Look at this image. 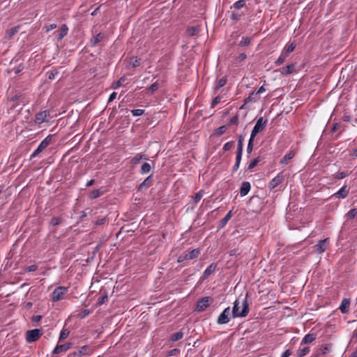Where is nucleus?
Masks as SVG:
<instances>
[{
	"instance_id": "f257e3e1",
	"label": "nucleus",
	"mask_w": 357,
	"mask_h": 357,
	"mask_svg": "<svg viewBox=\"0 0 357 357\" xmlns=\"http://www.w3.org/2000/svg\"><path fill=\"white\" fill-rule=\"evenodd\" d=\"M248 294H246L245 298L241 301V310H240L239 304L241 303L239 299H236L234 303L231 314L233 318L236 317H245L250 311L249 304L248 302Z\"/></svg>"
},
{
	"instance_id": "f03ea898",
	"label": "nucleus",
	"mask_w": 357,
	"mask_h": 357,
	"mask_svg": "<svg viewBox=\"0 0 357 357\" xmlns=\"http://www.w3.org/2000/svg\"><path fill=\"white\" fill-rule=\"evenodd\" d=\"M201 253L199 248L193 249L192 250L188 252L185 251L178 256L177 261L178 263L183 262L185 260H192L197 258Z\"/></svg>"
},
{
	"instance_id": "7ed1b4c3",
	"label": "nucleus",
	"mask_w": 357,
	"mask_h": 357,
	"mask_svg": "<svg viewBox=\"0 0 357 357\" xmlns=\"http://www.w3.org/2000/svg\"><path fill=\"white\" fill-rule=\"evenodd\" d=\"M68 287L59 286L52 293L51 297L53 302H57L63 299L64 295L68 292Z\"/></svg>"
},
{
	"instance_id": "20e7f679",
	"label": "nucleus",
	"mask_w": 357,
	"mask_h": 357,
	"mask_svg": "<svg viewBox=\"0 0 357 357\" xmlns=\"http://www.w3.org/2000/svg\"><path fill=\"white\" fill-rule=\"evenodd\" d=\"M267 121H268L266 119L264 120L263 117L259 118L251 132L250 137L255 138L259 132L263 131L266 128Z\"/></svg>"
},
{
	"instance_id": "39448f33",
	"label": "nucleus",
	"mask_w": 357,
	"mask_h": 357,
	"mask_svg": "<svg viewBox=\"0 0 357 357\" xmlns=\"http://www.w3.org/2000/svg\"><path fill=\"white\" fill-rule=\"evenodd\" d=\"M52 135H49L39 144L38 148L31 155V158L36 157L40 153L45 150L51 143Z\"/></svg>"
},
{
	"instance_id": "423d86ee",
	"label": "nucleus",
	"mask_w": 357,
	"mask_h": 357,
	"mask_svg": "<svg viewBox=\"0 0 357 357\" xmlns=\"http://www.w3.org/2000/svg\"><path fill=\"white\" fill-rule=\"evenodd\" d=\"M42 335L43 333L40 329L38 328L27 331L26 333V340L29 343L36 342L40 337Z\"/></svg>"
},
{
	"instance_id": "0eeeda50",
	"label": "nucleus",
	"mask_w": 357,
	"mask_h": 357,
	"mask_svg": "<svg viewBox=\"0 0 357 357\" xmlns=\"http://www.w3.org/2000/svg\"><path fill=\"white\" fill-rule=\"evenodd\" d=\"M211 301L212 298L209 296H205L199 299L197 303L196 311L199 312L204 311L210 305Z\"/></svg>"
},
{
	"instance_id": "6e6552de",
	"label": "nucleus",
	"mask_w": 357,
	"mask_h": 357,
	"mask_svg": "<svg viewBox=\"0 0 357 357\" xmlns=\"http://www.w3.org/2000/svg\"><path fill=\"white\" fill-rule=\"evenodd\" d=\"M329 245V239L328 238L320 240L319 242L314 245V251L317 254H321L325 252Z\"/></svg>"
},
{
	"instance_id": "1a4fd4ad",
	"label": "nucleus",
	"mask_w": 357,
	"mask_h": 357,
	"mask_svg": "<svg viewBox=\"0 0 357 357\" xmlns=\"http://www.w3.org/2000/svg\"><path fill=\"white\" fill-rule=\"evenodd\" d=\"M91 353V349L89 346L84 345L79 347L77 351H75L68 355V357H82L85 355H89Z\"/></svg>"
},
{
	"instance_id": "9d476101",
	"label": "nucleus",
	"mask_w": 357,
	"mask_h": 357,
	"mask_svg": "<svg viewBox=\"0 0 357 357\" xmlns=\"http://www.w3.org/2000/svg\"><path fill=\"white\" fill-rule=\"evenodd\" d=\"M230 312V307H226L218 317L217 323L220 325L227 324L229 321Z\"/></svg>"
},
{
	"instance_id": "9b49d317",
	"label": "nucleus",
	"mask_w": 357,
	"mask_h": 357,
	"mask_svg": "<svg viewBox=\"0 0 357 357\" xmlns=\"http://www.w3.org/2000/svg\"><path fill=\"white\" fill-rule=\"evenodd\" d=\"M284 179V176L280 173L275 177H274L268 183V188L270 190H273L278 186L280 183L283 182Z\"/></svg>"
},
{
	"instance_id": "f8f14e48",
	"label": "nucleus",
	"mask_w": 357,
	"mask_h": 357,
	"mask_svg": "<svg viewBox=\"0 0 357 357\" xmlns=\"http://www.w3.org/2000/svg\"><path fill=\"white\" fill-rule=\"evenodd\" d=\"M49 115H50V112L47 110L39 112L36 114L34 121L37 124H41L46 121V119H47V116H49Z\"/></svg>"
},
{
	"instance_id": "ddd939ff",
	"label": "nucleus",
	"mask_w": 357,
	"mask_h": 357,
	"mask_svg": "<svg viewBox=\"0 0 357 357\" xmlns=\"http://www.w3.org/2000/svg\"><path fill=\"white\" fill-rule=\"evenodd\" d=\"M72 342H67L63 344H57L56 347L54 349L52 354H59L62 352H65L70 349L73 347Z\"/></svg>"
},
{
	"instance_id": "4468645a",
	"label": "nucleus",
	"mask_w": 357,
	"mask_h": 357,
	"mask_svg": "<svg viewBox=\"0 0 357 357\" xmlns=\"http://www.w3.org/2000/svg\"><path fill=\"white\" fill-rule=\"evenodd\" d=\"M350 188L347 185H344L337 192L333 194V197L337 199H344L346 198L349 193Z\"/></svg>"
},
{
	"instance_id": "2eb2a0df",
	"label": "nucleus",
	"mask_w": 357,
	"mask_h": 357,
	"mask_svg": "<svg viewBox=\"0 0 357 357\" xmlns=\"http://www.w3.org/2000/svg\"><path fill=\"white\" fill-rule=\"evenodd\" d=\"M68 32V27L66 24H63L61 25V28L56 32L54 34H56V38L59 41L61 40Z\"/></svg>"
},
{
	"instance_id": "dca6fc26",
	"label": "nucleus",
	"mask_w": 357,
	"mask_h": 357,
	"mask_svg": "<svg viewBox=\"0 0 357 357\" xmlns=\"http://www.w3.org/2000/svg\"><path fill=\"white\" fill-rule=\"evenodd\" d=\"M152 183H153V175H150L146 178H145L142 183H141L139 185L138 190L142 191L144 189H147L152 185Z\"/></svg>"
},
{
	"instance_id": "f3484780",
	"label": "nucleus",
	"mask_w": 357,
	"mask_h": 357,
	"mask_svg": "<svg viewBox=\"0 0 357 357\" xmlns=\"http://www.w3.org/2000/svg\"><path fill=\"white\" fill-rule=\"evenodd\" d=\"M295 151H290L280 160V164L282 166L287 165L289 162L295 156Z\"/></svg>"
},
{
	"instance_id": "a211bd4d",
	"label": "nucleus",
	"mask_w": 357,
	"mask_h": 357,
	"mask_svg": "<svg viewBox=\"0 0 357 357\" xmlns=\"http://www.w3.org/2000/svg\"><path fill=\"white\" fill-rule=\"evenodd\" d=\"M251 188L250 183L248 181H244L242 183L240 188V195L241 197H244L250 192Z\"/></svg>"
},
{
	"instance_id": "6ab92c4d",
	"label": "nucleus",
	"mask_w": 357,
	"mask_h": 357,
	"mask_svg": "<svg viewBox=\"0 0 357 357\" xmlns=\"http://www.w3.org/2000/svg\"><path fill=\"white\" fill-rule=\"evenodd\" d=\"M20 28V26L18 25V26L12 27L10 29H8L5 33V38L6 39L12 38L19 31Z\"/></svg>"
},
{
	"instance_id": "aec40b11",
	"label": "nucleus",
	"mask_w": 357,
	"mask_h": 357,
	"mask_svg": "<svg viewBox=\"0 0 357 357\" xmlns=\"http://www.w3.org/2000/svg\"><path fill=\"white\" fill-rule=\"evenodd\" d=\"M104 34L102 33H98L97 35L96 36H93L91 39H90V44L92 47H94L96 46L98 43H100V41L102 40V39L104 38Z\"/></svg>"
},
{
	"instance_id": "412c9836",
	"label": "nucleus",
	"mask_w": 357,
	"mask_h": 357,
	"mask_svg": "<svg viewBox=\"0 0 357 357\" xmlns=\"http://www.w3.org/2000/svg\"><path fill=\"white\" fill-rule=\"evenodd\" d=\"M217 265L215 263L210 264L203 273V279L208 278L211 274H212L216 269Z\"/></svg>"
},
{
	"instance_id": "4be33fe9",
	"label": "nucleus",
	"mask_w": 357,
	"mask_h": 357,
	"mask_svg": "<svg viewBox=\"0 0 357 357\" xmlns=\"http://www.w3.org/2000/svg\"><path fill=\"white\" fill-rule=\"evenodd\" d=\"M349 305H350L349 299L344 298L342 301L341 305L339 308L342 313L345 314L349 311Z\"/></svg>"
},
{
	"instance_id": "5701e85b",
	"label": "nucleus",
	"mask_w": 357,
	"mask_h": 357,
	"mask_svg": "<svg viewBox=\"0 0 357 357\" xmlns=\"http://www.w3.org/2000/svg\"><path fill=\"white\" fill-rule=\"evenodd\" d=\"M316 339V335L314 333H308L302 339L301 344H305L312 342Z\"/></svg>"
},
{
	"instance_id": "b1692460",
	"label": "nucleus",
	"mask_w": 357,
	"mask_h": 357,
	"mask_svg": "<svg viewBox=\"0 0 357 357\" xmlns=\"http://www.w3.org/2000/svg\"><path fill=\"white\" fill-rule=\"evenodd\" d=\"M295 66H296L295 63H291V64L287 65V66L282 68L281 73L283 75H290L294 71Z\"/></svg>"
},
{
	"instance_id": "393cba45",
	"label": "nucleus",
	"mask_w": 357,
	"mask_h": 357,
	"mask_svg": "<svg viewBox=\"0 0 357 357\" xmlns=\"http://www.w3.org/2000/svg\"><path fill=\"white\" fill-rule=\"evenodd\" d=\"M243 140H244V138H243V135H240L238 136V146H237V150H236V155H242V154H243Z\"/></svg>"
},
{
	"instance_id": "a878e982",
	"label": "nucleus",
	"mask_w": 357,
	"mask_h": 357,
	"mask_svg": "<svg viewBox=\"0 0 357 357\" xmlns=\"http://www.w3.org/2000/svg\"><path fill=\"white\" fill-rule=\"evenodd\" d=\"M231 216H232V211H229L226 214V215L220 220L218 228L219 229L223 228L227 225L228 221L231 219Z\"/></svg>"
},
{
	"instance_id": "bb28decb",
	"label": "nucleus",
	"mask_w": 357,
	"mask_h": 357,
	"mask_svg": "<svg viewBox=\"0 0 357 357\" xmlns=\"http://www.w3.org/2000/svg\"><path fill=\"white\" fill-rule=\"evenodd\" d=\"M142 159L147 160L146 155L142 153H137L132 159L131 163L133 165H137L140 162Z\"/></svg>"
},
{
	"instance_id": "cd10ccee",
	"label": "nucleus",
	"mask_w": 357,
	"mask_h": 357,
	"mask_svg": "<svg viewBox=\"0 0 357 357\" xmlns=\"http://www.w3.org/2000/svg\"><path fill=\"white\" fill-rule=\"evenodd\" d=\"M227 77L226 76L222 77L221 79H220L217 82L215 86H214V90L215 91L219 90L220 88L223 87L227 84Z\"/></svg>"
},
{
	"instance_id": "c85d7f7f",
	"label": "nucleus",
	"mask_w": 357,
	"mask_h": 357,
	"mask_svg": "<svg viewBox=\"0 0 357 357\" xmlns=\"http://www.w3.org/2000/svg\"><path fill=\"white\" fill-rule=\"evenodd\" d=\"M332 344H326L324 346H321V347L319 349V351L321 355H325L328 353H329L331 350Z\"/></svg>"
},
{
	"instance_id": "c756f323",
	"label": "nucleus",
	"mask_w": 357,
	"mask_h": 357,
	"mask_svg": "<svg viewBox=\"0 0 357 357\" xmlns=\"http://www.w3.org/2000/svg\"><path fill=\"white\" fill-rule=\"evenodd\" d=\"M252 38L251 37H243L241 41L238 43L240 47H246L251 44Z\"/></svg>"
},
{
	"instance_id": "7c9ffc66",
	"label": "nucleus",
	"mask_w": 357,
	"mask_h": 357,
	"mask_svg": "<svg viewBox=\"0 0 357 357\" xmlns=\"http://www.w3.org/2000/svg\"><path fill=\"white\" fill-rule=\"evenodd\" d=\"M102 195V192L99 190H93L89 195V197L91 199H94L100 197Z\"/></svg>"
},
{
	"instance_id": "2f4dec72",
	"label": "nucleus",
	"mask_w": 357,
	"mask_h": 357,
	"mask_svg": "<svg viewBox=\"0 0 357 357\" xmlns=\"http://www.w3.org/2000/svg\"><path fill=\"white\" fill-rule=\"evenodd\" d=\"M183 337V333L182 331H178V332L173 333L170 337V340L173 342H176V341H178V340L182 339Z\"/></svg>"
},
{
	"instance_id": "473e14b6",
	"label": "nucleus",
	"mask_w": 357,
	"mask_h": 357,
	"mask_svg": "<svg viewBox=\"0 0 357 357\" xmlns=\"http://www.w3.org/2000/svg\"><path fill=\"white\" fill-rule=\"evenodd\" d=\"M287 56H288V55L287 54H284V52L282 51V52L281 53L280 56L275 61V64L277 66H280L281 64H282L284 62V61L286 60Z\"/></svg>"
},
{
	"instance_id": "72a5a7b5",
	"label": "nucleus",
	"mask_w": 357,
	"mask_h": 357,
	"mask_svg": "<svg viewBox=\"0 0 357 357\" xmlns=\"http://www.w3.org/2000/svg\"><path fill=\"white\" fill-rule=\"evenodd\" d=\"M261 161L260 157H257L252 160L248 166V170H252Z\"/></svg>"
},
{
	"instance_id": "f704fd0d",
	"label": "nucleus",
	"mask_w": 357,
	"mask_h": 357,
	"mask_svg": "<svg viewBox=\"0 0 357 357\" xmlns=\"http://www.w3.org/2000/svg\"><path fill=\"white\" fill-rule=\"evenodd\" d=\"M310 351V347H305L302 349H299L297 351V356L298 357H303L306 356Z\"/></svg>"
},
{
	"instance_id": "c9c22d12",
	"label": "nucleus",
	"mask_w": 357,
	"mask_h": 357,
	"mask_svg": "<svg viewBox=\"0 0 357 357\" xmlns=\"http://www.w3.org/2000/svg\"><path fill=\"white\" fill-rule=\"evenodd\" d=\"M245 0H238L231 6V8L241 9L245 6Z\"/></svg>"
},
{
	"instance_id": "e433bc0d",
	"label": "nucleus",
	"mask_w": 357,
	"mask_h": 357,
	"mask_svg": "<svg viewBox=\"0 0 357 357\" xmlns=\"http://www.w3.org/2000/svg\"><path fill=\"white\" fill-rule=\"evenodd\" d=\"M199 30L198 26H190L187 29V33L189 36H195Z\"/></svg>"
},
{
	"instance_id": "4c0bfd02",
	"label": "nucleus",
	"mask_w": 357,
	"mask_h": 357,
	"mask_svg": "<svg viewBox=\"0 0 357 357\" xmlns=\"http://www.w3.org/2000/svg\"><path fill=\"white\" fill-rule=\"evenodd\" d=\"M151 169V167L149 163L144 162L142 164L141 167L140 173L141 174H147L149 173Z\"/></svg>"
},
{
	"instance_id": "58836bf2",
	"label": "nucleus",
	"mask_w": 357,
	"mask_h": 357,
	"mask_svg": "<svg viewBox=\"0 0 357 357\" xmlns=\"http://www.w3.org/2000/svg\"><path fill=\"white\" fill-rule=\"evenodd\" d=\"M69 334H70V331H69L68 329H66V328L62 329L61 333H60L59 341V342L63 341V340H65L66 338L68 337Z\"/></svg>"
},
{
	"instance_id": "ea45409f",
	"label": "nucleus",
	"mask_w": 357,
	"mask_h": 357,
	"mask_svg": "<svg viewBox=\"0 0 357 357\" xmlns=\"http://www.w3.org/2000/svg\"><path fill=\"white\" fill-rule=\"evenodd\" d=\"M357 215V209L352 208L347 214L346 217L347 220H353Z\"/></svg>"
},
{
	"instance_id": "a19ab883",
	"label": "nucleus",
	"mask_w": 357,
	"mask_h": 357,
	"mask_svg": "<svg viewBox=\"0 0 357 357\" xmlns=\"http://www.w3.org/2000/svg\"><path fill=\"white\" fill-rule=\"evenodd\" d=\"M296 47V44L294 43H291L287 47H286L283 52H284V54L289 55L291 52H292Z\"/></svg>"
},
{
	"instance_id": "79ce46f5",
	"label": "nucleus",
	"mask_w": 357,
	"mask_h": 357,
	"mask_svg": "<svg viewBox=\"0 0 357 357\" xmlns=\"http://www.w3.org/2000/svg\"><path fill=\"white\" fill-rule=\"evenodd\" d=\"M242 155H236V162L234 165L232 167V172H236L240 166L241 160Z\"/></svg>"
},
{
	"instance_id": "37998d69",
	"label": "nucleus",
	"mask_w": 357,
	"mask_h": 357,
	"mask_svg": "<svg viewBox=\"0 0 357 357\" xmlns=\"http://www.w3.org/2000/svg\"><path fill=\"white\" fill-rule=\"evenodd\" d=\"M159 88V84L158 82H155L152 84L148 89V93L150 94H153L155 91H156Z\"/></svg>"
},
{
	"instance_id": "c03bdc74",
	"label": "nucleus",
	"mask_w": 357,
	"mask_h": 357,
	"mask_svg": "<svg viewBox=\"0 0 357 357\" xmlns=\"http://www.w3.org/2000/svg\"><path fill=\"white\" fill-rule=\"evenodd\" d=\"M227 126L225 125V126H222L220 127H219L218 128H217L215 131V135L218 137L222 135V134H224L227 130Z\"/></svg>"
},
{
	"instance_id": "a18cd8bd",
	"label": "nucleus",
	"mask_w": 357,
	"mask_h": 357,
	"mask_svg": "<svg viewBox=\"0 0 357 357\" xmlns=\"http://www.w3.org/2000/svg\"><path fill=\"white\" fill-rule=\"evenodd\" d=\"M254 140H255V138H252V137H250V139H249V142H248V147H247V153L248 154H250L253 150V148H254Z\"/></svg>"
},
{
	"instance_id": "49530a36",
	"label": "nucleus",
	"mask_w": 357,
	"mask_h": 357,
	"mask_svg": "<svg viewBox=\"0 0 357 357\" xmlns=\"http://www.w3.org/2000/svg\"><path fill=\"white\" fill-rule=\"evenodd\" d=\"M108 222H109V219L107 217H104L102 218L98 219L97 220H96L94 222V224L96 226H100V225H105V223H108Z\"/></svg>"
},
{
	"instance_id": "de8ad7c7",
	"label": "nucleus",
	"mask_w": 357,
	"mask_h": 357,
	"mask_svg": "<svg viewBox=\"0 0 357 357\" xmlns=\"http://www.w3.org/2000/svg\"><path fill=\"white\" fill-rule=\"evenodd\" d=\"M61 222L60 217H54L51 219L50 224L52 226H57Z\"/></svg>"
},
{
	"instance_id": "09e8293b",
	"label": "nucleus",
	"mask_w": 357,
	"mask_h": 357,
	"mask_svg": "<svg viewBox=\"0 0 357 357\" xmlns=\"http://www.w3.org/2000/svg\"><path fill=\"white\" fill-rule=\"evenodd\" d=\"M126 79L125 77H120V79L116 83L113 84V89H116L120 87L123 84V83L126 81Z\"/></svg>"
},
{
	"instance_id": "8fccbe9b",
	"label": "nucleus",
	"mask_w": 357,
	"mask_h": 357,
	"mask_svg": "<svg viewBox=\"0 0 357 357\" xmlns=\"http://www.w3.org/2000/svg\"><path fill=\"white\" fill-rule=\"evenodd\" d=\"M238 123V115H236L234 116H233L230 120L228 122L227 127V126H230L231 125H237Z\"/></svg>"
},
{
	"instance_id": "3c124183",
	"label": "nucleus",
	"mask_w": 357,
	"mask_h": 357,
	"mask_svg": "<svg viewBox=\"0 0 357 357\" xmlns=\"http://www.w3.org/2000/svg\"><path fill=\"white\" fill-rule=\"evenodd\" d=\"M107 300H108V296H107V294H105V295H104L102 296H100V297L98 298V299L97 301L96 305H101L103 303H105Z\"/></svg>"
},
{
	"instance_id": "603ef678",
	"label": "nucleus",
	"mask_w": 357,
	"mask_h": 357,
	"mask_svg": "<svg viewBox=\"0 0 357 357\" xmlns=\"http://www.w3.org/2000/svg\"><path fill=\"white\" fill-rule=\"evenodd\" d=\"M131 113L134 116H139L144 113V110L141 109H135L131 110Z\"/></svg>"
},
{
	"instance_id": "864d4df0",
	"label": "nucleus",
	"mask_w": 357,
	"mask_h": 357,
	"mask_svg": "<svg viewBox=\"0 0 357 357\" xmlns=\"http://www.w3.org/2000/svg\"><path fill=\"white\" fill-rule=\"evenodd\" d=\"M91 313V310H88V309H86V310H82V312H80L78 314V317L80 318V319H84L85 318L86 316H88L89 314Z\"/></svg>"
},
{
	"instance_id": "5fc2aeb1",
	"label": "nucleus",
	"mask_w": 357,
	"mask_h": 357,
	"mask_svg": "<svg viewBox=\"0 0 357 357\" xmlns=\"http://www.w3.org/2000/svg\"><path fill=\"white\" fill-rule=\"evenodd\" d=\"M234 144V141H230L229 142H227L223 146V150L225 151H227L230 150L233 147Z\"/></svg>"
},
{
	"instance_id": "6e6d98bb",
	"label": "nucleus",
	"mask_w": 357,
	"mask_h": 357,
	"mask_svg": "<svg viewBox=\"0 0 357 357\" xmlns=\"http://www.w3.org/2000/svg\"><path fill=\"white\" fill-rule=\"evenodd\" d=\"M203 197V192L202 191H199L197 193H196L195 197H194V202L195 204H197L200 199Z\"/></svg>"
},
{
	"instance_id": "4d7b16f0",
	"label": "nucleus",
	"mask_w": 357,
	"mask_h": 357,
	"mask_svg": "<svg viewBox=\"0 0 357 357\" xmlns=\"http://www.w3.org/2000/svg\"><path fill=\"white\" fill-rule=\"evenodd\" d=\"M59 73V71L57 69H54L51 72L48 73V78L50 79H55V76Z\"/></svg>"
},
{
	"instance_id": "13d9d810",
	"label": "nucleus",
	"mask_w": 357,
	"mask_h": 357,
	"mask_svg": "<svg viewBox=\"0 0 357 357\" xmlns=\"http://www.w3.org/2000/svg\"><path fill=\"white\" fill-rule=\"evenodd\" d=\"M221 100V97L218 96L211 102V108H214Z\"/></svg>"
},
{
	"instance_id": "bf43d9fd",
	"label": "nucleus",
	"mask_w": 357,
	"mask_h": 357,
	"mask_svg": "<svg viewBox=\"0 0 357 357\" xmlns=\"http://www.w3.org/2000/svg\"><path fill=\"white\" fill-rule=\"evenodd\" d=\"M347 176V174L346 172H340L335 174V178L336 179H342V178H345Z\"/></svg>"
},
{
	"instance_id": "052dcab7",
	"label": "nucleus",
	"mask_w": 357,
	"mask_h": 357,
	"mask_svg": "<svg viewBox=\"0 0 357 357\" xmlns=\"http://www.w3.org/2000/svg\"><path fill=\"white\" fill-rule=\"evenodd\" d=\"M37 269H38V266L36 264H33V265L27 266L26 268L25 271L26 272H33V271H36Z\"/></svg>"
},
{
	"instance_id": "680f3d73",
	"label": "nucleus",
	"mask_w": 357,
	"mask_h": 357,
	"mask_svg": "<svg viewBox=\"0 0 357 357\" xmlns=\"http://www.w3.org/2000/svg\"><path fill=\"white\" fill-rule=\"evenodd\" d=\"M257 94L255 92H252L250 93L249 96L245 99V103H248L249 102H251L254 100V96Z\"/></svg>"
},
{
	"instance_id": "e2e57ef3",
	"label": "nucleus",
	"mask_w": 357,
	"mask_h": 357,
	"mask_svg": "<svg viewBox=\"0 0 357 357\" xmlns=\"http://www.w3.org/2000/svg\"><path fill=\"white\" fill-rule=\"evenodd\" d=\"M57 27V25L56 24H51L49 26H45L44 29H45V32L48 33L52 29H54Z\"/></svg>"
},
{
	"instance_id": "0e129e2a",
	"label": "nucleus",
	"mask_w": 357,
	"mask_h": 357,
	"mask_svg": "<svg viewBox=\"0 0 357 357\" xmlns=\"http://www.w3.org/2000/svg\"><path fill=\"white\" fill-rule=\"evenodd\" d=\"M246 57H247V55L245 53H241L237 56V60L238 61H243L246 59Z\"/></svg>"
},
{
	"instance_id": "69168bd1",
	"label": "nucleus",
	"mask_w": 357,
	"mask_h": 357,
	"mask_svg": "<svg viewBox=\"0 0 357 357\" xmlns=\"http://www.w3.org/2000/svg\"><path fill=\"white\" fill-rule=\"evenodd\" d=\"M22 70H23V67L20 65V66H18V67H17V68H14L13 69V71L14 72V73H15V75H17V74H19L20 73H21Z\"/></svg>"
},
{
	"instance_id": "338daca9",
	"label": "nucleus",
	"mask_w": 357,
	"mask_h": 357,
	"mask_svg": "<svg viewBox=\"0 0 357 357\" xmlns=\"http://www.w3.org/2000/svg\"><path fill=\"white\" fill-rule=\"evenodd\" d=\"M292 354V351L290 349H287L284 351L281 356V357H289Z\"/></svg>"
},
{
	"instance_id": "774afa93",
	"label": "nucleus",
	"mask_w": 357,
	"mask_h": 357,
	"mask_svg": "<svg viewBox=\"0 0 357 357\" xmlns=\"http://www.w3.org/2000/svg\"><path fill=\"white\" fill-rule=\"evenodd\" d=\"M339 127L340 126L337 123H334L331 129V132L333 133L336 132L338 130Z\"/></svg>"
}]
</instances>
